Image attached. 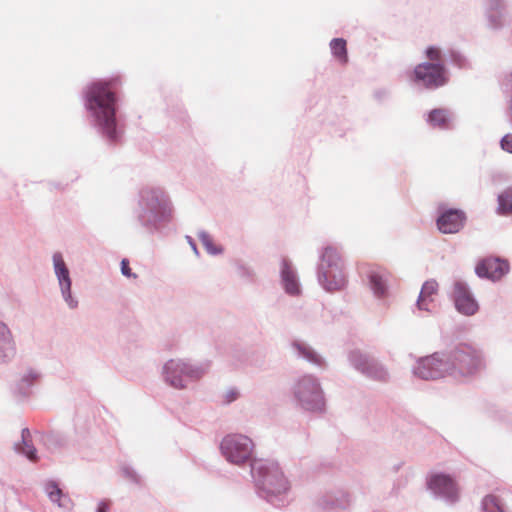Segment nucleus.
<instances>
[{
    "label": "nucleus",
    "instance_id": "1",
    "mask_svg": "<svg viewBox=\"0 0 512 512\" xmlns=\"http://www.w3.org/2000/svg\"><path fill=\"white\" fill-rule=\"evenodd\" d=\"M483 366L481 352L460 343L447 352H435L418 359V378L435 380L445 375H472Z\"/></svg>",
    "mask_w": 512,
    "mask_h": 512
},
{
    "label": "nucleus",
    "instance_id": "16",
    "mask_svg": "<svg viewBox=\"0 0 512 512\" xmlns=\"http://www.w3.org/2000/svg\"><path fill=\"white\" fill-rule=\"evenodd\" d=\"M363 272L368 274L371 289L377 297H384L387 292V285L389 284V273L382 268H371L367 272V265H362Z\"/></svg>",
    "mask_w": 512,
    "mask_h": 512
},
{
    "label": "nucleus",
    "instance_id": "6",
    "mask_svg": "<svg viewBox=\"0 0 512 512\" xmlns=\"http://www.w3.org/2000/svg\"><path fill=\"white\" fill-rule=\"evenodd\" d=\"M427 487L436 499L447 505L456 504L459 499V488L455 481L447 474L437 473L427 480Z\"/></svg>",
    "mask_w": 512,
    "mask_h": 512
},
{
    "label": "nucleus",
    "instance_id": "26",
    "mask_svg": "<svg viewBox=\"0 0 512 512\" xmlns=\"http://www.w3.org/2000/svg\"><path fill=\"white\" fill-rule=\"evenodd\" d=\"M449 61H450V63H452L453 65H455L459 68L465 67L466 63H467L465 56L462 55L460 52L454 51V50H451L449 52Z\"/></svg>",
    "mask_w": 512,
    "mask_h": 512
},
{
    "label": "nucleus",
    "instance_id": "13",
    "mask_svg": "<svg viewBox=\"0 0 512 512\" xmlns=\"http://www.w3.org/2000/svg\"><path fill=\"white\" fill-rule=\"evenodd\" d=\"M507 14V0H486L485 15L490 28H501L504 25Z\"/></svg>",
    "mask_w": 512,
    "mask_h": 512
},
{
    "label": "nucleus",
    "instance_id": "10",
    "mask_svg": "<svg viewBox=\"0 0 512 512\" xmlns=\"http://www.w3.org/2000/svg\"><path fill=\"white\" fill-rule=\"evenodd\" d=\"M452 299L456 310L462 315L473 316L479 310L477 300L468 284L463 280H456L454 282Z\"/></svg>",
    "mask_w": 512,
    "mask_h": 512
},
{
    "label": "nucleus",
    "instance_id": "29",
    "mask_svg": "<svg viewBox=\"0 0 512 512\" xmlns=\"http://www.w3.org/2000/svg\"><path fill=\"white\" fill-rule=\"evenodd\" d=\"M298 347H299L301 354L304 357H306L310 361L317 362L316 354L310 348H306V347L302 348L300 346H298Z\"/></svg>",
    "mask_w": 512,
    "mask_h": 512
},
{
    "label": "nucleus",
    "instance_id": "11",
    "mask_svg": "<svg viewBox=\"0 0 512 512\" xmlns=\"http://www.w3.org/2000/svg\"><path fill=\"white\" fill-rule=\"evenodd\" d=\"M509 272V263L500 257H485L478 261L475 266V274L481 279L491 281L500 280Z\"/></svg>",
    "mask_w": 512,
    "mask_h": 512
},
{
    "label": "nucleus",
    "instance_id": "30",
    "mask_svg": "<svg viewBox=\"0 0 512 512\" xmlns=\"http://www.w3.org/2000/svg\"><path fill=\"white\" fill-rule=\"evenodd\" d=\"M121 272L126 277H131V276H133L134 278L136 277V275L132 274L131 269L129 267V261L127 259H123L121 261Z\"/></svg>",
    "mask_w": 512,
    "mask_h": 512
},
{
    "label": "nucleus",
    "instance_id": "22",
    "mask_svg": "<svg viewBox=\"0 0 512 512\" xmlns=\"http://www.w3.org/2000/svg\"><path fill=\"white\" fill-rule=\"evenodd\" d=\"M330 48L333 56L340 62L341 64H346L348 62L347 55V47L346 41L342 38H335L330 42Z\"/></svg>",
    "mask_w": 512,
    "mask_h": 512
},
{
    "label": "nucleus",
    "instance_id": "25",
    "mask_svg": "<svg viewBox=\"0 0 512 512\" xmlns=\"http://www.w3.org/2000/svg\"><path fill=\"white\" fill-rule=\"evenodd\" d=\"M199 239L201 240V243L203 244V246L206 248V250L209 252V253H212V254H216L218 252H220V249H217L215 247V245L213 244V240L211 238L210 235H208L207 233H201L199 235Z\"/></svg>",
    "mask_w": 512,
    "mask_h": 512
},
{
    "label": "nucleus",
    "instance_id": "21",
    "mask_svg": "<svg viewBox=\"0 0 512 512\" xmlns=\"http://www.w3.org/2000/svg\"><path fill=\"white\" fill-rule=\"evenodd\" d=\"M481 505L483 512H508L503 501L494 494L486 495Z\"/></svg>",
    "mask_w": 512,
    "mask_h": 512
},
{
    "label": "nucleus",
    "instance_id": "15",
    "mask_svg": "<svg viewBox=\"0 0 512 512\" xmlns=\"http://www.w3.org/2000/svg\"><path fill=\"white\" fill-rule=\"evenodd\" d=\"M53 262H54L55 272L58 277L65 300L68 302L70 307L74 308L76 306L77 302L71 298V295H70L71 281L69 278V272H68V269L66 268V265L64 263V260L61 256V254H59V253L54 254Z\"/></svg>",
    "mask_w": 512,
    "mask_h": 512
},
{
    "label": "nucleus",
    "instance_id": "3",
    "mask_svg": "<svg viewBox=\"0 0 512 512\" xmlns=\"http://www.w3.org/2000/svg\"><path fill=\"white\" fill-rule=\"evenodd\" d=\"M252 473L259 487L268 495L285 493L289 484L277 463L268 460H254Z\"/></svg>",
    "mask_w": 512,
    "mask_h": 512
},
{
    "label": "nucleus",
    "instance_id": "4",
    "mask_svg": "<svg viewBox=\"0 0 512 512\" xmlns=\"http://www.w3.org/2000/svg\"><path fill=\"white\" fill-rule=\"evenodd\" d=\"M319 281L328 291L340 290L347 283L342 259L333 247H326L323 252Z\"/></svg>",
    "mask_w": 512,
    "mask_h": 512
},
{
    "label": "nucleus",
    "instance_id": "20",
    "mask_svg": "<svg viewBox=\"0 0 512 512\" xmlns=\"http://www.w3.org/2000/svg\"><path fill=\"white\" fill-rule=\"evenodd\" d=\"M45 491L52 502H56L59 507L70 509L72 506L71 500L65 496L62 490L55 482H48L45 485Z\"/></svg>",
    "mask_w": 512,
    "mask_h": 512
},
{
    "label": "nucleus",
    "instance_id": "12",
    "mask_svg": "<svg viewBox=\"0 0 512 512\" xmlns=\"http://www.w3.org/2000/svg\"><path fill=\"white\" fill-rule=\"evenodd\" d=\"M166 381L174 388H184L185 383L180 375L186 377L198 378L200 372L192 369L187 363L171 360L165 365Z\"/></svg>",
    "mask_w": 512,
    "mask_h": 512
},
{
    "label": "nucleus",
    "instance_id": "19",
    "mask_svg": "<svg viewBox=\"0 0 512 512\" xmlns=\"http://www.w3.org/2000/svg\"><path fill=\"white\" fill-rule=\"evenodd\" d=\"M282 281L287 293L291 295H296L299 293V285L295 272L292 270L290 264L287 261L283 262Z\"/></svg>",
    "mask_w": 512,
    "mask_h": 512
},
{
    "label": "nucleus",
    "instance_id": "28",
    "mask_svg": "<svg viewBox=\"0 0 512 512\" xmlns=\"http://www.w3.org/2000/svg\"><path fill=\"white\" fill-rule=\"evenodd\" d=\"M500 147L503 151L512 154V133L505 134L501 138Z\"/></svg>",
    "mask_w": 512,
    "mask_h": 512
},
{
    "label": "nucleus",
    "instance_id": "5",
    "mask_svg": "<svg viewBox=\"0 0 512 512\" xmlns=\"http://www.w3.org/2000/svg\"><path fill=\"white\" fill-rule=\"evenodd\" d=\"M221 450L228 461L234 464H242L250 459L253 443L244 435H228L222 440Z\"/></svg>",
    "mask_w": 512,
    "mask_h": 512
},
{
    "label": "nucleus",
    "instance_id": "32",
    "mask_svg": "<svg viewBox=\"0 0 512 512\" xmlns=\"http://www.w3.org/2000/svg\"><path fill=\"white\" fill-rule=\"evenodd\" d=\"M239 396V393L236 390H231L226 395V402L230 403L234 400H236Z\"/></svg>",
    "mask_w": 512,
    "mask_h": 512
},
{
    "label": "nucleus",
    "instance_id": "18",
    "mask_svg": "<svg viewBox=\"0 0 512 512\" xmlns=\"http://www.w3.org/2000/svg\"><path fill=\"white\" fill-rule=\"evenodd\" d=\"M14 352L12 334L8 327L0 322V359L9 358L14 355Z\"/></svg>",
    "mask_w": 512,
    "mask_h": 512
},
{
    "label": "nucleus",
    "instance_id": "2",
    "mask_svg": "<svg viewBox=\"0 0 512 512\" xmlns=\"http://www.w3.org/2000/svg\"><path fill=\"white\" fill-rule=\"evenodd\" d=\"M122 81L119 76L91 83L85 92V105L95 118L103 133L110 139H117L116 103Z\"/></svg>",
    "mask_w": 512,
    "mask_h": 512
},
{
    "label": "nucleus",
    "instance_id": "31",
    "mask_svg": "<svg viewBox=\"0 0 512 512\" xmlns=\"http://www.w3.org/2000/svg\"><path fill=\"white\" fill-rule=\"evenodd\" d=\"M506 86L509 87V89L511 91V98L509 101V120L512 123V72L509 74V76L507 78Z\"/></svg>",
    "mask_w": 512,
    "mask_h": 512
},
{
    "label": "nucleus",
    "instance_id": "17",
    "mask_svg": "<svg viewBox=\"0 0 512 512\" xmlns=\"http://www.w3.org/2000/svg\"><path fill=\"white\" fill-rule=\"evenodd\" d=\"M438 291V284L435 280H428L424 282L418 292V310L429 311L428 304L433 301L434 296Z\"/></svg>",
    "mask_w": 512,
    "mask_h": 512
},
{
    "label": "nucleus",
    "instance_id": "8",
    "mask_svg": "<svg viewBox=\"0 0 512 512\" xmlns=\"http://www.w3.org/2000/svg\"><path fill=\"white\" fill-rule=\"evenodd\" d=\"M466 222L467 215L462 209L448 208L443 204L438 207L436 226L441 233H459L465 227Z\"/></svg>",
    "mask_w": 512,
    "mask_h": 512
},
{
    "label": "nucleus",
    "instance_id": "33",
    "mask_svg": "<svg viewBox=\"0 0 512 512\" xmlns=\"http://www.w3.org/2000/svg\"><path fill=\"white\" fill-rule=\"evenodd\" d=\"M108 508H109L108 504L105 502H102L99 504L97 512H106L108 510Z\"/></svg>",
    "mask_w": 512,
    "mask_h": 512
},
{
    "label": "nucleus",
    "instance_id": "23",
    "mask_svg": "<svg viewBox=\"0 0 512 512\" xmlns=\"http://www.w3.org/2000/svg\"><path fill=\"white\" fill-rule=\"evenodd\" d=\"M498 213L501 215L512 213V187L498 195Z\"/></svg>",
    "mask_w": 512,
    "mask_h": 512
},
{
    "label": "nucleus",
    "instance_id": "14",
    "mask_svg": "<svg viewBox=\"0 0 512 512\" xmlns=\"http://www.w3.org/2000/svg\"><path fill=\"white\" fill-rule=\"evenodd\" d=\"M427 124L434 129L453 130L455 128L456 116L447 108H435L426 114Z\"/></svg>",
    "mask_w": 512,
    "mask_h": 512
},
{
    "label": "nucleus",
    "instance_id": "27",
    "mask_svg": "<svg viewBox=\"0 0 512 512\" xmlns=\"http://www.w3.org/2000/svg\"><path fill=\"white\" fill-rule=\"evenodd\" d=\"M441 49L437 46H429L425 50L426 57L429 62H441Z\"/></svg>",
    "mask_w": 512,
    "mask_h": 512
},
{
    "label": "nucleus",
    "instance_id": "34",
    "mask_svg": "<svg viewBox=\"0 0 512 512\" xmlns=\"http://www.w3.org/2000/svg\"><path fill=\"white\" fill-rule=\"evenodd\" d=\"M379 379H384V372L381 370L378 376Z\"/></svg>",
    "mask_w": 512,
    "mask_h": 512
},
{
    "label": "nucleus",
    "instance_id": "9",
    "mask_svg": "<svg viewBox=\"0 0 512 512\" xmlns=\"http://www.w3.org/2000/svg\"><path fill=\"white\" fill-rule=\"evenodd\" d=\"M296 396L308 410L321 409L323 397L319 384L310 376L302 378L296 386Z\"/></svg>",
    "mask_w": 512,
    "mask_h": 512
},
{
    "label": "nucleus",
    "instance_id": "7",
    "mask_svg": "<svg viewBox=\"0 0 512 512\" xmlns=\"http://www.w3.org/2000/svg\"><path fill=\"white\" fill-rule=\"evenodd\" d=\"M449 81V74L442 62H423L418 64V86L422 85L429 90H436L445 86Z\"/></svg>",
    "mask_w": 512,
    "mask_h": 512
},
{
    "label": "nucleus",
    "instance_id": "24",
    "mask_svg": "<svg viewBox=\"0 0 512 512\" xmlns=\"http://www.w3.org/2000/svg\"><path fill=\"white\" fill-rule=\"evenodd\" d=\"M26 434L29 435V431L27 429H24L22 431L23 447L21 448V452L24 453L31 461H36V450L32 445H30L27 442Z\"/></svg>",
    "mask_w": 512,
    "mask_h": 512
}]
</instances>
